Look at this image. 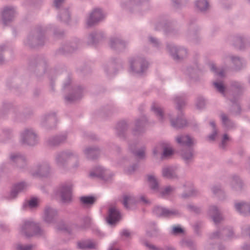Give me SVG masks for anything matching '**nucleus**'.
Returning a JSON list of instances; mask_svg holds the SVG:
<instances>
[{
  "mask_svg": "<svg viewBox=\"0 0 250 250\" xmlns=\"http://www.w3.org/2000/svg\"><path fill=\"white\" fill-rule=\"evenodd\" d=\"M28 69L31 74L38 80L43 79L46 74L50 80L51 90L55 92V78L62 73L66 79L63 83L62 90H69L70 91L64 96V100L68 103H73L81 99L83 96L84 87L82 85L72 86L71 76L65 70H59L57 69L49 68L48 59L43 55H34L28 59Z\"/></svg>",
  "mask_w": 250,
  "mask_h": 250,
  "instance_id": "1",
  "label": "nucleus"
},
{
  "mask_svg": "<svg viewBox=\"0 0 250 250\" xmlns=\"http://www.w3.org/2000/svg\"><path fill=\"white\" fill-rule=\"evenodd\" d=\"M46 31V28L42 26L34 27L29 32L26 38L24 40V45L30 48L43 46L45 43Z\"/></svg>",
  "mask_w": 250,
  "mask_h": 250,
  "instance_id": "2",
  "label": "nucleus"
},
{
  "mask_svg": "<svg viewBox=\"0 0 250 250\" xmlns=\"http://www.w3.org/2000/svg\"><path fill=\"white\" fill-rule=\"evenodd\" d=\"M185 94L176 96L174 99L178 114L176 118H170V121L171 125L176 129L183 128L188 126V121L184 117V114L182 111V108L185 105Z\"/></svg>",
  "mask_w": 250,
  "mask_h": 250,
  "instance_id": "3",
  "label": "nucleus"
},
{
  "mask_svg": "<svg viewBox=\"0 0 250 250\" xmlns=\"http://www.w3.org/2000/svg\"><path fill=\"white\" fill-rule=\"evenodd\" d=\"M130 71L134 75L141 76L148 67V62L143 57L135 56L129 60Z\"/></svg>",
  "mask_w": 250,
  "mask_h": 250,
  "instance_id": "4",
  "label": "nucleus"
},
{
  "mask_svg": "<svg viewBox=\"0 0 250 250\" xmlns=\"http://www.w3.org/2000/svg\"><path fill=\"white\" fill-rule=\"evenodd\" d=\"M163 29L167 35H176L179 33V29L176 26V22L168 19H163L157 22L155 30L159 31Z\"/></svg>",
  "mask_w": 250,
  "mask_h": 250,
  "instance_id": "5",
  "label": "nucleus"
},
{
  "mask_svg": "<svg viewBox=\"0 0 250 250\" xmlns=\"http://www.w3.org/2000/svg\"><path fill=\"white\" fill-rule=\"evenodd\" d=\"M21 229V233L27 238L33 236L41 235L42 232L39 224L30 220L24 221Z\"/></svg>",
  "mask_w": 250,
  "mask_h": 250,
  "instance_id": "6",
  "label": "nucleus"
},
{
  "mask_svg": "<svg viewBox=\"0 0 250 250\" xmlns=\"http://www.w3.org/2000/svg\"><path fill=\"white\" fill-rule=\"evenodd\" d=\"M56 194L61 198L63 204L70 203L72 200V185L70 183H62L56 191Z\"/></svg>",
  "mask_w": 250,
  "mask_h": 250,
  "instance_id": "7",
  "label": "nucleus"
},
{
  "mask_svg": "<svg viewBox=\"0 0 250 250\" xmlns=\"http://www.w3.org/2000/svg\"><path fill=\"white\" fill-rule=\"evenodd\" d=\"M152 213L153 215L160 218H171L180 215V213L178 209H170L159 205L154 206L152 209Z\"/></svg>",
  "mask_w": 250,
  "mask_h": 250,
  "instance_id": "8",
  "label": "nucleus"
},
{
  "mask_svg": "<svg viewBox=\"0 0 250 250\" xmlns=\"http://www.w3.org/2000/svg\"><path fill=\"white\" fill-rule=\"evenodd\" d=\"M80 43V41L77 38L67 41L63 42L62 46L56 50V54L61 55H67L76 51Z\"/></svg>",
  "mask_w": 250,
  "mask_h": 250,
  "instance_id": "9",
  "label": "nucleus"
},
{
  "mask_svg": "<svg viewBox=\"0 0 250 250\" xmlns=\"http://www.w3.org/2000/svg\"><path fill=\"white\" fill-rule=\"evenodd\" d=\"M22 144L34 146L38 143V137L34 130L30 128H26L21 133Z\"/></svg>",
  "mask_w": 250,
  "mask_h": 250,
  "instance_id": "10",
  "label": "nucleus"
},
{
  "mask_svg": "<svg viewBox=\"0 0 250 250\" xmlns=\"http://www.w3.org/2000/svg\"><path fill=\"white\" fill-rule=\"evenodd\" d=\"M167 49L170 53L173 59L179 62L181 61L187 55V50L184 47L178 48L174 44L167 43Z\"/></svg>",
  "mask_w": 250,
  "mask_h": 250,
  "instance_id": "11",
  "label": "nucleus"
},
{
  "mask_svg": "<svg viewBox=\"0 0 250 250\" xmlns=\"http://www.w3.org/2000/svg\"><path fill=\"white\" fill-rule=\"evenodd\" d=\"M57 118L55 113H50L42 116L41 118V124L47 130L56 128L57 124Z\"/></svg>",
  "mask_w": 250,
  "mask_h": 250,
  "instance_id": "12",
  "label": "nucleus"
},
{
  "mask_svg": "<svg viewBox=\"0 0 250 250\" xmlns=\"http://www.w3.org/2000/svg\"><path fill=\"white\" fill-rule=\"evenodd\" d=\"M232 44L236 49L244 51L250 47V39L246 36H235L233 38Z\"/></svg>",
  "mask_w": 250,
  "mask_h": 250,
  "instance_id": "13",
  "label": "nucleus"
},
{
  "mask_svg": "<svg viewBox=\"0 0 250 250\" xmlns=\"http://www.w3.org/2000/svg\"><path fill=\"white\" fill-rule=\"evenodd\" d=\"M74 157L78 158V154L70 150L59 152L56 156V162L59 167H64L67 161Z\"/></svg>",
  "mask_w": 250,
  "mask_h": 250,
  "instance_id": "14",
  "label": "nucleus"
},
{
  "mask_svg": "<svg viewBox=\"0 0 250 250\" xmlns=\"http://www.w3.org/2000/svg\"><path fill=\"white\" fill-rule=\"evenodd\" d=\"M197 21L196 18H192L190 19L188 23V36L189 40L197 43L199 41L198 33L200 28L195 24Z\"/></svg>",
  "mask_w": 250,
  "mask_h": 250,
  "instance_id": "15",
  "label": "nucleus"
},
{
  "mask_svg": "<svg viewBox=\"0 0 250 250\" xmlns=\"http://www.w3.org/2000/svg\"><path fill=\"white\" fill-rule=\"evenodd\" d=\"M121 219V212L116 207H112L109 208L108 215L106 217V221L108 225L110 226H115Z\"/></svg>",
  "mask_w": 250,
  "mask_h": 250,
  "instance_id": "16",
  "label": "nucleus"
},
{
  "mask_svg": "<svg viewBox=\"0 0 250 250\" xmlns=\"http://www.w3.org/2000/svg\"><path fill=\"white\" fill-rule=\"evenodd\" d=\"M109 45L112 49L120 53L125 49L127 42L120 37H113L110 39Z\"/></svg>",
  "mask_w": 250,
  "mask_h": 250,
  "instance_id": "17",
  "label": "nucleus"
},
{
  "mask_svg": "<svg viewBox=\"0 0 250 250\" xmlns=\"http://www.w3.org/2000/svg\"><path fill=\"white\" fill-rule=\"evenodd\" d=\"M105 39L104 33L101 31H94L89 34L87 43L89 45L96 46Z\"/></svg>",
  "mask_w": 250,
  "mask_h": 250,
  "instance_id": "18",
  "label": "nucleus"
},
{
  "mask_svg": "<svg viewBox=\"0 0 250 250\" xmlns=\"http://www.w3.org/2000/svg\"><path fill=\"white\" fill-rule=\"evenodd\" d=\"M16 14L14 7L6 6L2 12V21L4 26L9 25L13 21Z\"/></svg>",
  "mask_w": 250,
  "mask_h": 250,
  "instance_id": "19",
  "label": "nucleus"
},
{
  "mask_svg": "<svg viewBox=\"0 0 250 250\" xmlns=\"http://www.w3.org/2000/svg\"><path fill=\"white\" fill-rule=\"evenodd\" d=\"M123 61L119 58H112L111 63L110 65L112 67H114V69H111V66L108 64H105L104 66V72L106 73L108 76H110L111 75H115L118 70V68L123 67Z\"/></svg>",
  "mask_w": 250,
  "mask_h": 250,
  "instance_id": "20",
  "label": "nucleus"
},
{
  "mask_svg": "<svg viewBox=\"0 0 250 250\" xmlns=\"http://www.w3.org/2000/svg\"><path fill=\"white\" fill-rule=\"evenodd\" d=\"M58 216L57 210L49 206H46L44 209L43 220L48 224L55 222Z\"/></svg>",
  "mask_w": 250,
  "mask_h": 250,
  "instance_id": "21",
  "label": "nucleus"
},
{
  "mask_svg": "<svg viewBox=\"0 0 250 250\" xmlns=\"http://www.w3.org/2000/svg\"><path fill=\"white\" fill-rule=\"evenodd\" d=\"M104 15L101 8H96L90 14L87 21V25L92 26L104 19Z\"/></svg>",
  "mask_w": 250,
  "mask_h": 250,
  "instance_id": "22",
  "label": "nucleus"
},
{
  "mask_svg": "<svg viewBox=\"0 0 250 250\" xmlns=\"http://www.w3.org/2000/svg\"><path fill=\"white\" fill-rule=\"evenodd\" d=\"M50 167L47 163L39 164L35 171L32 172L33 176L40 177H47L50 173Z\"/></svg>",
  "mask_w": 250,
  "mask_h": 250,
  "instance_id": "23",
  "label": "nucleus"
},
{
  "mask_svg": "<svg viewBox=\"0 0 250 250\" xmlns=\"http://www.w3.org/2000/svg\"><path fill=\"white\" fill-rule=\"evenodd\" d=\"M147 122L146 117L138 119L135 121V127L132 130V133L134 136H139L145 132V127Z\"/></svg>",
  "mask_w": 250,
  "mask_h": 250,
  "instance_id": "24",
  "label": "nucleus"
},
{
  "mask_svg": "<svg viewBox=\"0 0 250 250\" xmlns=\"http://www.w3.org/2000/svg\"><path fill=\"white\" fill-rule=\"evenodd\" d=\"M234 207L235 210L240 214L244 216H250V202H235Z\"/></svg>",
  "mask_w": 250,
  "mask_h": 250,
  "instance_id": "25",
  "label": "nucleus"
},
{
  "mask_svg": "<svg viewBox=\"0 0 250 250\" xmlns=\"http://www.w3.org/2000/svg\"><path fill=\"white\" fill-rule=\"evenodd\" d=\"M10 159L20 168H24L27 165L26 157L20 153L11 154Z\"/></svg>",
  "mask_w": 250,
  "mask_h": 250,
  "instance_id": "26",
  "label": "nucleus"
},
{
  "mask_svg": "<svg viewBox=\"0 0 250 250\" xmlns=\"http://www.w3.org/2000/svg\"><path fill=\"white\" fill-rule=\"evenodd\" d=\"M194 149L191 146L183 148L181 151V156L185 163L188 165L194 161Z\"/></svg>",
  "mask_w": 250,
  "mask_h": 250,
  "instance_id": "27",
  "label": "nucleus"
},
{
  "mask_svg": "<svg viewBox=\"0 0 250 250\" xmlns=\"http://www.w3.org/2000/svg\"><path fill=\"white\" fill-rule=\"evenodd\" d=\"M26 187V184L24 182L16 183L11 187L8 196L5 197L8 200H13L17 198L19 193L21 192Z\"/></svg>",
  "mask_w": 250,
  "mask_h": 250,
  "instance_id": "28",
  "label": "nucleus"
},
{
  "mask_svg": "<svg viewBox=\"0 0 250 250\" xmlns=\"http://www.w3.org/2000/svg\"><path fill=\"white\" fill-rule=\"evenodd\" d=\"M239 99L237 97L233 96L229 100L231 104L229 108V112L232 115L239 116L242 112V107L239 102Z\"/></svg>",
  "mask_w": 250,
  "mask_h": 250,
  "instance_id": "29",
  "label": "nucleus"
},
{
  "mask_svg": "<svg viewBox=\"0 0 250 250\" xmlns=\"http://www.w3.org/2000/svg\"><path fill=\"white\" fill-rule=\"evenodd\" d=\"M149 0H128L126 3H122L121 6L132 12V9L137 6H146L149 5Z\"/></svg>",
  "mask_w": 250,
  "mask_h": 250,
  "instance_id": "30",
  "label": "nucleus"
},
{
  "mask_svg": "<svg viewBox=\"0 0 250 250\" xmlns=\"http://www.w3.org/2000/svg\"><path fill=\"white\" fill-rule=\"evenodd\" d=\"M200 71L198 65L195 64L194 66H188L185 71V74L191 81L198 82L199 81V73Z\"/></svg>",
  "mask_w": 250,
  "mask_h": 250,
  "instance_id": "31",
  "label": "nucleus"
},
{
  "mask_svg": "<svg viewBox=\"0 0 250 250\" xmlns=\"http://www.w3.org/2000/svg\"><path fill=\"white\" fill-rule=\"evenodd\" d=\"M208 214L215 224H219L222 220L221 212L216 206H210L208 211Z\"/></svg>",
  "mask_w": 250,
  "mask_h": 250,
  "instance_id": "32",
  "label": "nucleus"
},
{
  "mask_svg": "<svg viewBox=\"0 0 250 250\" xmlns=\"http://www.w3.org/2000/svg\"><path fill=\"white\" fill-rule=\"evenodd\" d=\"M230 85L233 91L232 97L236 96L239 98L245 90L244 83L240 82L232 81L230 82Z\"/></svg>",
  "mask_w": 250,
  "mask_h": 250,
  "instance_id": "33",
  "label": "nucleus"
},
{
  "mask_svg": "<svg viewBox=\"0 0 250 250\" xmlns=\"http://www.w3.org/2000/svg\"><path fill=\"white\" fill-rule=\"evenodd\" d=\"M83 152L87 159L94 160L98 158L101 150L98 146H89L85 148Z\"/></svg>",
  "mask_w": 250,
  "mask_h": 250,
  "instance_id": "34",
  "label": "nucleus"
},
{
  "mask_svg": "<svg viewBox=\"0 0 250 250\" xmlns=\"http://www.w3.org/2000/svg\"><path fill=\"white\" fill-rule=\"evenodd\" d=\"M91 178H97L104 181H107L109 178L107 177L106 170L102 167L97 166L93 168V170L89 174Z\"/></svg>",
  "mask_w": 250,
  "mask_h": 250,
  "instance_id": "35",
  "label": "nucleus"
},
{
  "mask_svg": "<svg viewBox=\"0 0 250 250\" xmlns=\"http://www.w3.org/2000/svg\"><path fill=\"white\" fill-rule=\"evenodd\" d=\"M146 180L148 183L149 188L154 192H158L159 190V183L157 178L153 174H146L145 175Z\"/></svg>",
  "mask_w": 250,
  "mask_h": 250,
  "instance_id": "36",
  "label": "nucleus"
},
{
  "mask_svg": "<svg viewBox=\"0 0 250 250\" xmlns=\"http://www.w3.org/2000/svg\"><path fill=\"white\" fill-rule=\"evenodd\" d=\"M230 59L233 63V68L235 71H240L246 66V62L243 58L232 55L230 56Z\"/></svg>",
  "mask_w": 250,
  "mask_h": 250,
  "instance_id": "37",
  "label": "nucleus"
},
{
  "mask_svg": "<svg viewBox=\"0 0 250 250\" xmlns=\"http://www.w3.org/2000/svg\"><path fill=\"white\" fill-rule=\"evenodd\" d=\"M14 106L11 102L4 101L2 103L1 109H0V119H6L11 109L14 108Z\"/></svg>",
  "mask_w": 250,
  "mask_h": 250,
  "instance_id": "38",
  "label": "nucleus"
},
{
  "mask_svg": "<svg viewBox=\"0 0 250 250\" xmlns=\"http://www.w3.org/2000/svg\"><path fill=\"white\" fill-rule=\"evenodd\" d=\"M128 128V125L125 121L119 122L116 126V134L121 138L125 139V133Z\"/></svg>",
  "mask_w": 250,
  "mask_h": 250,
  "instance_id": "39",
  "label": "nucleus"
},
{
  "mask_svg": "<svg viewBox=\"0 0 250 250\" xmlns=\"http://www.w3.org/2000/svg\"><path fill=\"white\" fill-rule=\"evenodd\" d=\"M230 186L232 189L236 192H241L243 190V183L238 176L234 175L232 177Z\"/></svg>",
  "mask_w": 250,
  "mask_h": 250,
  "instance_id": "40",
  "label": "nucleus"
},
{
  "mask_svg": "<svg viewBox=\"0 0 250 250\" xmlns=\"http://www.w3.org/2000/svg\"><path fill=\"white\" fill-rule=\"evenodd\" d=\"M67 138V134L56 135L50 137L47 140L48 144L50 146H57L64 142Z\"/></svg>",
  "mask_w": 250,
  "mask_h": 250,
  "instance_id": "41",
  "label": "nucleus"
},
{
  "mask_svg": "<svg viewBox=\"0 0 250 250\" xmlns=\"http://www.w3.org/2000/svg\"><path fill=\"white\" fill-rule=\"evenodd\" d=\"M176 168L174 167H168L162 169V173L163 177L172 179L177 178L178 176L176 172Z\"/></svg>",
  "mask_w": 250,
  "mask_h": 250,
  "instance_id": "42",
  "label": "nucleus"
},
{
  "mask_svg": "<svg viewBox=\"0 0 250 250\" xmlns=\"http://www.w3.org/2000/svg\"><path fill=\"white\" fill-rule=\"evenodd\" d=\"M177 143L181 146L190 147L193 145V141L188 135H180L176 137Z\"/></svg>",
  "mask_w": 250,
  "mask_h": 250,
  "instance_id": "43",
  "label": "nucleus"
},
{
  "mask_svg": "<svg viewBox=\"0 0 250 250\" xmlns=\"http://www.w3.org/2000/svg\"><path fill=\"white\" fill-rule=\"evenodd\" d=\"M58 17L60 21L66 24H69L71 20V15L68 8H61Z\"/></svg>",
  "mask_w": 250,
  "mask_h": 250,
  "instance_id": "44",
  "label": "nucleus"
},
{
  "mask_svg": "<svg viewBox=\"0 0 250 250\" xmlns=\"http://www.w3.org/2000/svg\"><path fill=\"white\" fill-rule=\"evenodd\" d=\"M129 149L133 155L140 160L145 159L146 157L145 147H142L141 149H136V146L129 144Z\"/></svg>",
  "mask_w": 250,
  "mask_h": 250,
  "instance_id": "45",
  "label": "nucleus"
},
{
  "mask_svg": "<svg viewBox=\"0 0 250 250\" xmlns=\"http://www.w3.org/2000/svg\"><path fill=\"white\" fill-rule=\"evenodd\" d=\"M96 201L97 198L93 195L83 196L80 198V202L85 207H91Z\"/></svg>",
  "mask_w": 250,
  "mask_h": 250,
  "instance_id": "46",
  "label": "nucleus"
},
{
  "mask_svg": "<svg viewBox=\"0 0 250 250\" xmlns=\"http://www.w3.org/2000/svg\"><path fill=\"white\" fill-rule=\"evenodd\" d=\"M18 106H14L12 111V119L15 122L21 123L26 121L23 112L18 111Z\"/></svg>",
  "mask_w": 250,
  "mask_h": 250,
  "instance_id": "47",
  "label": "nucleus"
},
{
  "mask_svg": "<svg viewBox=\"0 0 250 250\" xmlns=\"http://www.w3.org/2000/svg\"><path fill=\"white\" fill-rule=\"evenodd\" d=\"M220 116L222 125L224 127H226L228 129H232L235 127V125L234 122L230 119L225 114L222 113Z\"/></svg>",
  "mask_w": 250,
  "mask_h": 250,
  "instance_id": "48",
  "label": "nucleus"
},
{
  "mask_svg": "<svg viewBox=\"0 0 250 250\" xmlns=\"http://www.w3.org/2000/svg\"><path fill=\"white\" fill-rule=\"evenodd\" d=\"M222 235L224 236L223 240H231L233 238H236L237 237L234 235L233 229L230 227H227L222 229Z\"/></svg>",
  "mask_w": 250,
  "mask_h": 250,
  "instance_id": "49",
  "label": "nucleus"
},
{
  "mask_svg": "<svg viewBox=\"0 0 250 250\" xmlns=\"http://www.w3.org/2000/svg\"><path fill=\"white\" fill-rule=\"evenodd\" d=\"M195 5L201 12L204 13L208 9L209 5L207 0H196Z\"/></svg>",
  "mask_w": 250,
  "mask_h": 250,
  "instance_id": "50",
  "label": "nucleus"
},
{
  "mask_svg": "<svg viewBox=\"0 0 250 250\" xmlns=\"http://www.w3.org/2000/svg\"><path fill=\"white\" fill-rule=\"evenodd\" d=\"M0 135L6 140H10L14 137V130L9 127H2Z\"/></svg>",
  "mask_w": 250,
  "mask_h": 250,
  "instance_id": "51",
  "label": "nucleus"
},
{
  "mask_svg": "<svg viewBox=\"0 0 250 250\" xmlns=\"http://www.w3.org/2000/svg\"><path fill=\"white\" fill-rule=\"evenodd\" d=\"M211 190L214 195L218 196L219 199L224 200L226 198V195L224 190L219 185H215L211 188Z\"/></svg>",
  "mask_w": 250,
  "mask_h": 250,
  "instance_id": "52",
  "label": "nucleus"
},
{
  "mask_svg": "<svg viewBox=\"0 0 250 250\" xmlns=\"http://www.w3.org/2000/svg\"><path fill=\"white\" fill-rule=\"evenodd\" d=\"M151 110L154 113L161 122L163 121L164 117V112L160 107L156 105V103H152L151 106Z\"/></svg>",
  "mask_w": 250,
  "mask_h": 250,
  "instance_id": "53",
  "label": "nucleus"
},
{
  "mask_svg": "<svg viewBox=\"0 0 250 250\" xmlns=\"http://www.w3.org/2000/svg\"><path fill=\"white\" fill-rule=\"evenodd\" d=\"M82 223L80 226V228L82 229H89L92 225V218L88 216H85L82 218Z\"/></svg>",
  "mask_w": 250,
  "mask_h": 250,
  "instance_id": "54",
  "label": "nucleus"
},
{
  "mask_svg": "<svg viewBox=\"0 0 250 250\" xmlns=\"http://www.w3.org/2000/svg\"><path fill=\"white\" fill-rule=\"evenodd\" d=\"M88 243L86 244L85 241H78L77 242V248L81 250L94 249L95 245L90 240H88Z\"/></svg>",
  "mask_w": 250,
  "mask_h": 250,
  "instance_id": "55",
  "label": "nucleus"
},
{
  "mask_svg": "<svg viewBox=\"0 0 250 250\" xmlns=\"http://www.w3.org/2000/svg\"><path fill=\"white\" fill-rule=\"evenodd\" d=\"M8 50H11L10 46L7 44H2L0 45V65H2L6 63V60L3 55V52Z\"/></svg>",
  "mask_w": 250,
  "mask_h": 250,
  "instance_id": "56",
  "label": "nucleus"
},
{
  "mask_svg": "<svg viewBox=\"0 0 250 250\" xmlns=\"http://www.w3.org/2000/svg\"><path fill=\"white\" fill-rule=\"evenodd\" d=\"M172 6L175 9H181L185 6L189 0H171Z\"/></svg>",
  "mask_w": 250,
  "mask_h": 250,
  "instance_id": "57",
  "label": "nucleus"
},
{
  "mask_svg": "<svg viewBox=\"0 0 250 250\" xmlns=\"http://www.w3.org/2000/svg\"><path fill=\"white\" fill-rule=\"evenodd\" d=\"M204 227V222L202 221H198L193 226L194 233L198 235H201V229Z\"/></svg>",
  "mask_w": 250,
  "mask_h": 250,
  "instance_id": "58",
  "label": "nucleus"
},
{
  "mask_svg": "<svg viewBox=\"0 0 250 250\" xmlns=\"http://www.w3.org/2000/svg\"><path fill=\"white\" fill-rule=\"evenodd\" d=\"M146 234L147 236L153 238V237H158L160 234V230L158 227H155L152 228L151 230H147L146 231Z\"/></svg>",
  "mask_w": 250,
  "mask_h": 250,
  "instance_id": "59",
  "label": "nucleus"
},
{
  "mask_svg": "<svg viewBox=\"0 0 250 250\" xmlns=\"http://www.w3.org/2000/svg\"><path fill=\"white\" fill-rule=\"evenodd\" d=\"M225 248L224 246L221 244L212 243L210 242L209 244L207 246L206 250H224Z\"/></svg>",
  "mask_w": 250,
  "mask_h": 250,
  "instance_id": "60",
  "label": "nucleus"
},
{
  "mask_svg": "<svg viewBox=\"0 0 250 250\" xmlns=\"http://www.w3.org/2000/svg\"><path fill=\"white\" fill-rule=\"evenodd\" d=\"M146 244L151 250H175L174 247L169 245H166L163 248H158L153 245L147 244V243Z\"/></svg>",
  "mask_w": 250,
  "mask_h": 250,
  "instance_id": "61",
  "label": "nucleus"
},
{
  "mask_svg": "<svg viewBox=\"0 0 250 250\" xmlns=\"http://www.w3.org/2000/svg\"><path fill=\"white\" fill-rule=\"evenodd\" d=\"M213 84L218 92L223 94L225 93L226 87L222 81L214 82Z\"/></svg>",
  "mask_w": 250,
  "mask_h": 250,
  "instance_id": "62",
  "label": "nucleus"
},
{
  "mask_svg": "<svg viewBox=\"0 0 250 250\" xmlns=\"http://www.w3.org/2000/svg\"><path fill=\"white\" fill-rule=\"evenodd\" d=\"M180 243L182 246L185 245L189 248L190 250H196V246L194 242L191 239L183 240Z\"/></svg>",
  "mask_w": 250,
  "mask_h": 250,
  "instance_id": "63",
  "label": "nucleus"
},
{
  "mask_svg": "<svg viewBox=\"0 0 250 250\" xmlns=\"http://www.w3.org/2000/svg\"><path fill=\"white\" fill-rule=\"evenodd\" d=\"M187 208L191 212H194L196 214L201 213L202 209L201 208L194 206L192 204H188L187 206Z\"/></svg>",
  "mask_w": 250,
  "mask_h": 250,
  "instance_id": "64",
  "label": "nucleus"
}]
</instances>
